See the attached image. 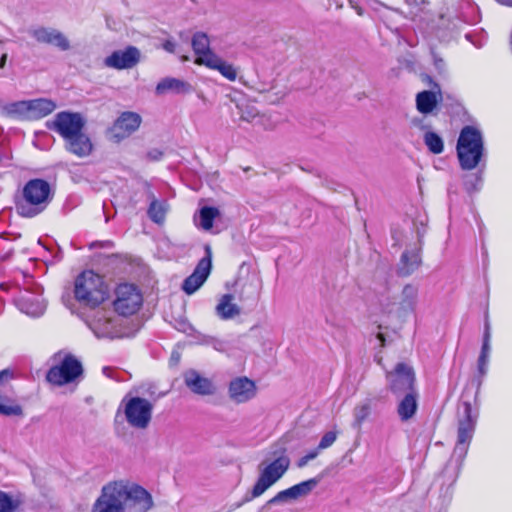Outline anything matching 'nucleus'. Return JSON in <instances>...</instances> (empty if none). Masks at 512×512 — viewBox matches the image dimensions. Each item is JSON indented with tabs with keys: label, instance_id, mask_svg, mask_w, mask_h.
<instances>
[{
	"label": "nucleus",
	"instance_id": "f257e3e1",
	"mask_svg": "<svg viewBox=\"0 0 512 512\" xmlns=\"http://www.w3.org/2000/svg\"><path fill=\"white\" fill-rule=\"evenodd\" d=\"M153 507L151 494L129 481H114L103 486L91 512H147Z\"/></svg>",
	"mask_w": 512,
	"mask_h": 512
},
{
	"label": "nucleus",
	"instance_id": "f03ea898",
	"mask_svg": "<svg viewBox=\"0 0 512 512\" xmlns=\"http://www.w3.org/2000/svg\"><path fill=\"white\" fill-rule=\"evenodd\" d=\"M54 193L51 185L44 179L29 180L22 188L15 201L17 213L25 218L41 214L49 206Z\"/></svg>",
	"mask_w": 512,
	"mask_h": 512
},
{
	"label": "nucleus",
	"instance_id": "7ed1b4c3",
	"mask_svg": "<svg viewBox=\"0 0 512 512\" xmlns=\"http://www.w3.org/2000/svg\"><path fill=\"white\" fill-rule=\"evenodd\" d=\"M456 152L461 169H475L485 152L482 132L475 126H464L457 140Z\"/></svg>",
	"mask_w": 512,
	"mask_h": 512
},
{
	"label": "nucleus",
	"instance_id": "20e7f679",
	"mask_svg": "<svg viewBox=\"0 0 512 512\" xmlns=\"http://www.w3.org/2000/svg\"><path fill=\"white\" fill-rule=\"evenodd\" d=\"M74 296L82 306L94 309L107 299L108 291L102 277L87 270L75 279Z\"/></svg>",
	"mask_w": 512,
	"mask_h": 512
},
{
	"label": "nucleus",
	"instance_id": "39448f33",
	"mask_svg": "<svg viewBox=\"0 0 512 512\" xmlns=\"http://www.w3.org/2000/svg\"><path fill=\"white\" fill-rule=\"evenodd\" d=\"M289 463L290 461L287 457L281 456L266 465L262 469L259 478L250 493H247L243 500L236 504V508H239L244 503L250 502L264 494L265 491H267L285 474L289 467Z\"/></svg>",
	"mask_w": 512,
	"mask_h": 512
},
{
	"label": "nucleus",
	"instance_id": "423d86ee",
	"mask_svg": "<svg viewBox=\"0 0 512 512\" xmlns=\"http://www.w3.org/2000/svg\"><path fill=\"white\" fill-rule=\"evenodd\" d=\"M43 288L33 280L25 284V287L17 298L15 305L24 314L30 317H40L44 314L46 303L42 298Z\"/></svg>",
	"mask_w": 512,
	"mask_h": 512
},
{
	"label": "nucleus",
	"instance_id": "0eeeda50",
	"mask_svg": "<svg viewBox=\"0 0 512 512\" xmlns=\"http://www.w3.org/2000/svg\"><path fill=\"white\" fill-rule=\"evenodd\" d=\"M124 416L127 423L135 428L146 429L152 419L153 403L143 397L135 396L123 399Z\"/></svg>",
	"mask_w": 512,
	"mask_h": 512
},
{
	"label": "nucleus",
	"instance_id": "6e6552de",
	"mask_svg": "<svg viewBox=\"0 0 512 512\" xmlns=\"http://www.w3.org/2000/svg\"><path fill=\"white\" fill-rule=\"evenodd\" d=\"M83 373L81 362L73 355L66 354L59 365L51 367L46 379L51 384L62 386L73 382Z\"/></svg>",
	"mask_w": 512,
	"mask_h": 512
},
{
	"label": "nucleus",
	"instance_id": "1a4fd4ad",
	"mask_svg": "<svg viewBox=\"0 0 512 512\" xmlns=\"http://www.w3.org/2000/svg\"><path fill=\"white\" fill-rule=\"evenodd\" d=\"M143 302L142 294L133 284L123 283L115 290L114 310L122 316L136 313Z\"/></svg>",
	"mask_w": 512,
	"mask_h": 512
},
{
	"label": "nucleus",
	"instance_id": "9d476101",
	"mask_svg": "<svg viewBox=\"0 0 512 512\" xmlns=\"http://www.w3.org/2000/svg\"><path fill=\"white\" fill-rule=\"evenodd\" d=\"M85 119L80 113L63 111L57 113L53 120L47 122L49 130L57 132L64 140L83 130Z\"/></svg>",
	"mask_w": 512,
	"mask_h": 512
},
{
	"label": "nucleus",
	"instance_id": "9b49d317",
	"mask_svg": "<svg viewBox=\"0 0 512 512\" xmlns=\"http://www.w3.org/2000/svg\"><path fill=\"white\" fill-rule=\"evenodd\" d=\"M386 378L390 391L396 396L416 391L413 369L404 363H398L393 371L387 373Z\"/></svg>",
	"mask_w": 512,
	"mask_h": 512
},
{
	"label": "nucleus",
	"instance_id": "f8f14e48",
	"mask_svg": "<svg viewBox=\"0 0 512 512\" xmlns=\"http://www.w3.org/2000/svg\"><path fill=\"white\" fill-rule=\"evenodd\" d=\"M228 397L235 404H244L256 397V383L246 376L232 379L228 384Z\"/></svg>",
	"mask_w": 512,
	"mask_h": 512
},
{
	"label": "nucleus",
	"instance_id": "ddd939ff",
	"mask_svg": "<svg viewBox=\"0 0 512 512\" xmlns=\"http://www.w3.org/2000/svg\"><path fill=\"white\" fill-rule=\"evenodd\" d=\"M88 326L98 338L117 336L115 318L110 310L98 309L88 320Z\"/></svg>",
	"mask_w": 512,
	"mask_h": 512
},
{
	"label": "nucleus",
	"instance_id": "4468645a",
	"mask_svg": "<svg viewBox=\"0 0 512 512\" xmlns=\"http://www.w3.org/2000/svg\"><path fill=\"white\" fill-rule=\"evenodd\" d=\"M141 53L135 46L116 50L104 59V65L116 70L131 69L140 62Z\"/></svg>",
	"mask_w": 512,
	"mask_h": 512
},
{
	"label": "nucleus",
	"instance_id": "2eb2a0df",
	"mask_svg": "<svg viewBox=\"0 0 512 512\" xmlns=\"http://www.w3.org/2000/svg\"><path fill=\"white\" fill-rule=\"evenodd\" d=\"M206 251L208 254L207 257H204L199 261L194 272L190 276H188L182 284L183 291L188 295H191L195 291H197L204 284V282L206 281V279L210 273V270H211L210 248L206 247Z\"/></svg>",
	"mask_w": 512,
	"mask_h": 512
},
{
	"label": "nucleus",
	"instance_id": "dca6fc26",
	"mask_svg": "<svg viewBox=\"0 0 512 512\" xmlns=\"http://www.w3.org/2000/svg\"><path fill=\"white\" fill-rule=\"evenodd\" d=\"M461 419L459 421L457 444L469 445L472 438L477 412L473 413L472 406L468 401H463L459 408Z\"/></svg>",
	"mask_w": 512,
	"mask_h": 512
},
{
	"label": "nucleus",
	"instance_id": "f3484780",
	"mask_svg": "<svg viewBox=\"0 0 512 512\" xmlns=\"http://www.w3.org/2000/svg\"><path fill=\"white\" fill-rule=\"evenodd\" d=\"M29 34L42 44L53 45L61 51H67L71 48L68 38L59 30L47 27H37L31 29Z\"/></svg>",
	"mask_w": 512,
	"mask_h": 512
},
{
	"label": "nucleus",
	"instance_id": "a211bd4d",
	"mask_svg": "<svg viewBox=\"0 0 512 512\" xmlns=\"http://www.w3.org/2000/svg\"><path fill=\"white\" fill-rule=\"evenodd\" d=\"M142 122L141 116L135 112H123L114 122L111 132L113 137L120 141L134 133Z\"/></svg>",
	"mask_w": 512,
	"mask_h": 512
},
{
	"label": "nucleus",
	"instance_id": "6ab92c4d",
	"mask_svg": "<svg viewBox=\"0 0 512 512\" xmlns=\"http://www.w3.org/2000/svg\"><path fill=\"white\" fill-rule=\"evenodd\" d=\"M419 301V287L414 284H406L399 296L395 313L399 318L406 317L415 312Z\"/></svg>",
	"mask_w": 512,
	"mask_h": 512
},
{
	"label": "nucleus",
	"instance_id": "aec40b11",
	"mask_svg": "<svg viewBox=\"0 0 512 512\" xmlns=\"http://www.w3.org/2000/svg\"><path fill=\"white\" fill-rule=\"evenodd\" d=\"M183 379L185 385L197 395L209 396L216 392V387L213 382L209 378L200 375V373L194 369L185 371Z\"/></svg>",
	"mask_w": 512,
	"mask_h": 512
},
{
	"label": "nucleus",
	"instance_id": "412c9836",
	"mask_svg": "<svg viewBox=\"0 0 512 512\" xmlns=\"http://www.w3.org/2000/svg\"><path fill=\"white\" fill-rule=\"evenodd\" d=\"M316 479H309L296 484L288 489L278 492L273 498L267 501L265 506L287 502L308 495L317 485Z\"/></svg>",
	"mask_w": 512,
	"mask_h": 512
},
{
	"label": "nucleus",
	"instance_id": "4be33fe9",
	"mask_svg": "<svg viewBox=\"0 0 512 512\" xmlns=\"http://www.w3.org/2000/svg\"><path fill=\"white\" fill-rule=\"evenodd\" d=\"M420 248L405 250L397 266V274L401 277H408L413 274L421 265Z\"/></svg>",
	"mask_w": 512,
	"mask_h": 512
},
{
	"label": "nucleus",
	"instance_id": "5701e85b",
	"mask_svg": "<svg viewBox=\"0 0 512 512\" xmlns=\"http://www.w3.org/2000/svg\"><path fill=\"white\" fill-rule=\"evenodd\" d=\"M436 91L424 90L416 95V108L424 115L430 114L437 107L438 102L442 99L439 85L434 83Z\"/></svg>",
	"mask_w": 512,
	"mask_h": 512
},
{
	"label": "nucleus",
	"instance_id": "b1692460",
	"mask_svg": "<svg viewBox=\"0 0 512 512\" xmlns=\"http://www.w3.org/2000/svg\"><path fill=\"white\" fill-rule=\"evenodd\" d=\"M64 141L66 149L78 157L88 156L93 148L90 138L83 132V130H80V132L75 133L74 136H71V138H67Z\"/></svg>",
	"mask_w": 512,
	"mask_h": 512
},
{
	"label": "nucleus",
	"instance_id": "393cba45",
	"mask_svg": "<svg viewBox=\"0 0 512 512\" xmlns=\"http://www.w3.org/2000/svg\"><path fill=\"white\" fill-rule=\"evenodd\" d=\"M192 48L197 55L195 63L198 65H206V60L210 59V55H216L210 49V41L206 33L197 32L192 37Z\"/></svg>",
	"mask_w": 512,
	"mask_h": 512
},
{
	"label": "nucleus",
	"instance_id": "a878e982",
	"mask_svg": "<svg viewBox=\"0 0 512 512\" xmlns=\"http://www.w3.org/2000/svg\"><path fill=\"white\" fill-rule=\"evenodd\" d=\"M28 119H40L56 109V104L46 98L27 100Z\"/></svg>",
	"mask_w": 512,
	"mask_h": 512
},
{
	"label": "nucleus",
	"instance_id": "bb28decb",
	"mask_svg": "<svg viewBox=\"0 0 512 512\" xmlns=\"http://www.w3.org/2000/svg\"><path fill=\"white\" fill-rule=\"evenodd\" d=\"M206 67L217 70L223 77L229 81L237 79V69L230 63L223 60L218 55H210V59L206 60Z\"/></svg>",
	"mask_w": 512,
	"mask_h": 512
},
{
	"label": "nucleus",
	"instance_id": "cd10ccee",
	"mask_svg": "<svg viewBox=\"0 0 512 512\" xmlns=\"http://www.w3.org/2000/svg\"><path fill=\"white\" fill-rule=\"evenodd\" d=\"M189 90L190 85L187 82L171 77L162 79L155 88V92L158 95H163L169 91L176 93H185Z\"/></svg>",
	"mask_w": 512,
	"mask_h": 512
},
{
	"label": "nucleus",
	"instance_id": "c85d7f7f",
	"mask_svg": "<svg viewBox=\"0 0 512 512\" xmlns=\"http://www.w3.org/2000/svg\"><path fill=\"white\" fill-rule=\"evenodd\" d=\"M417 410V392H409L404 394L403 399L400 401L397 412L402 421H407L412 418Z\"/></svg>",
	"mask_w": 512,
	"mask_h": 512
},
{
	"label": "nucleus",
	"instance_id": "c756f323",
	"mask_svg": "<svg viewBox=\"0 0 512 512\" xmlns=\"http://www.w3.org/2000/svg\"><path fill=\"white\" fill-rule=\"evenodd\" d=\"M232 300L233 296L231 294H225L220 298L215 309L221 319H231L240 314V308L232 303Z\"/></svg>",
	"mask_w": 512,
	"mask_h": 512
},
{
	"label": "nucleus",
	"instance_id": "7c9ffc66",
	"mask_svg": "<svg viewBox=\"0 0 512 512\" xmlns=\"http://www.w3.org/2000/svg\"><path fill=\"white\" fill-rule=\"evenodd\" d=\"M0 114L15 119H28L27 100L16 101L1 107Z\"/></svg>",
	"mask_w": 512,
	"mask_h": 512
},
{
	"label": "nucleus",
	"instance_id": "2f4dec72",
	"mask_svg": "<svg viewBox=\"0 0 512 512\" xmlns=\"http://www.w3.org/2000/svg\"><path fill=\"white\" fill-rule=\"evenodd\" d=\"M168 208L169 205L167 204L166 201H158L156 199H153L150 203L147 213L149 218L153 222L161 224L165 220Z\"/></svg>",
	"mask_w": 512,
	"mask_h": 512
},
{
	"label": "nucleus",
	"instance_id": "473e14b6",
	"mask_svg": "<svg viewBox=\"0 0 512 512\" xmlns=\"http://www.w3.org/2000/svg\"><path fill=\"white\" fill-rule=\"evenodd\" d=\"M219 215L220 212L215 207H202L199 211V221L197 225L203 230L208 231L213 227L214 219Z\"/></svg>",
	"mask_w": 512,
	"mask_h": 512
},
{
	"label": "nucleus",
	"instance_id": "72a5a7b5",
	"mask_svg": "<svg viewBox=\"0 0 512 512\" xmlns=\"http://www.w3.org/2000/svg\"><path fill=\"white\" fill-rule=\"evenodd\" d=\"M237 108L239 110L240 118L243 121L254 122L257 120V123H259L263 118V116L260 115L256 106L252 103L243 102L237 104Z\"/></svg>",
	"mask_w": 512,
	"mask_h": 512
},
{
	"label": "nucleus",
	"instance_id": "f704fd0d",
	"mask_svg": "<svg viewBox=\"0 0 512 512\" xmlns=\"http://www.w3.org/2000/svg\"><path fill=\"white\" fill-rule=\"evenodd\" d=\"M0 415L3 416H22L23 409L19 404H15L6 396L0 395Z\"/></svg>",
	"mask_w": 512,
	"mask_h": 512
},
{
	"label": "nucleus",
	"instance_id": "c9c22d12",
	"mask_svg": "<svg viewBox=\"0 0 512 512\" xmlns=\"http://www.w3.org/2000/svg\"><path fill=\"white\" fill-rule=\"evenodd\" d=\"M424 143L428 150L433 154H440L444 150V142L442 138L435 132L427 131L424 134Z\"/></svg>",
	"mask_w": 512,
	"mask_h": 512
},
{
	"label": "nucleus",
	"instance_id": "e433bc0d",
	"mask_svg": "<svg viewBox=\"0 0 512 512\" xmlns=\"http://www.w3.org/2000/svg\"><path fill=\"white\" fill-rule=\"evenodd\" d=\"M17 507V501H14L5 492L0 491V512H15Z\"/></svg>",
	"mask_w": 512,
	"mask_h": 512
},
{
	"label": "nucleus",
	"instance_id": "4c0bfd02",
	"mask_svg": "<svg viewBox=\"0 0 512 512\" xmlns=\"http://www.w3.org/2000/svg\"><path fill=\"white\" fill-rule=\"evenodd\" d=\"M490 347H482L478 358V371L484 376L487 372Z\"/></svg>",
	"mask_w": 512,
	"mask_h": 512
},
{
	"label": "nucleus",
	"instance_id": "58836bf2",
	"mask_svg": "<svg viewBox=\"0 0 512 512\" xmlns=\"http://www.w3.org/2000/svg\"><path fill=\"white\" fill-rule=\"evenodd\" d=\"M370 414V407L368 404L357 406L354 411L355 420L358 424L362 423Z\"/></svg>",
	"mask_w": 512,
	"mask_h": 512
},
{
	"label": "nucleus",
	"instance_id": "ea45409f",
	"mask_svg": "<svg viewBox=\"0 0 512 512\" xmlns=\"http://www.w3.org/2000/svg\"><path fill=\"white\" fill-rule=\"evenodd\" d=\"M337 438V432L336 431H328L324 434L322 437L320 443L318 444L317 448H328L331 445L334 444L335 440Z\"/></svg>",
	"mask_w": 512,
	"mask_h": 512
},
{
	"label": "nucleus",
	"instance_id": "a19ab883",
	"mask_svg": "<svg viewBox=\"0 0 512 512\" xmlns=\"http://www.w3.org/2000/svg\"><path fill=\"white\" fill-rule=\"evenodd\" d=\"M318 456L317 450H312L305 456L299 458L297 461V467L303 468L305 467L311 460L315 459Z\"/></svg>",
	"mask_w": 512,
	"mask_h": 512
},
{
	"label": "nucleus",
	"instance_id": "79ce46f5",
	"mask_svg": "<svg viewBox=\"0 0 512 512\" xmlns=\"http://www.w3.org/2000/svg\"><path fill=\"white\" fill-rule=\"evenodd\" d=\"M144 394L148 395L154 402L163 397L166 393L159 392L156 393L155 387L152 385H149L148 388L144 391Z\"/></svg>",
	"mask_w": 512,
	"mask_h": 512
},
{
	"label": "nucleus",
	"instance_id": "37998d69",
	"mask_svg": "<svg viewBox=\"0 0 512 512\" xmlns=\"http://www.w3.org/2000/svg\"><path fill=\"white\" fill-rule=\"evenodd\" d=\"M412 125L420 130L429 129L430 126L426 124L424 117H415L411 121Z\"/></svg>",
	"mask_w": 512,
	"mask_h": 512
},
{
	"label": "nucleus",
	"instance_id": "c03bdc74",
	"mask_svg": "<svg viewBox=\"0 0 512 512\" xmlns=\"http://www.w3.org/2000/svg\"><path fill=\"white\" fill-rule=\"evenodd\" d=\"M14 378V372L10 369H3L0 371V384H4Z\"/></svg>",
	"mask_w": 512,
	"mask_h": 512
},
{
	"label": "nucleus",
	"instance_id": "a18cd8bd",
	"mask_svg": "<svg viewBox=\"0 0 512 512\" xmlns=\"http://www.w3.org/2000/svg\"><path fill=\"white\" fill-rule=\"evenodd\" d=\"M490 324L488 321L485 323L484 335H483V343L482 347H490Z\"/></svg>",
	"mask_w": 512,
	"mask_h": 512
},
{
	"label": "nucleus",
	"instance_id": "49530a36",
	"mask_svg": "<svg viewBox=\"0 0 512 512\" xmlns=\"http://www.w3.org/2000/svg\"><path fill=\"white\" fill-rule=\"evenodd\" d=\"M163 156L162 151L158 149H152L147 153V157L152 161H159Z\"/></svg>",
	"mask_w": 512,
	"mask_h": 512
},
{
	"label": "nucleus",
	"instance_id": "de8ad7c7",
	"mask_svg": "<svg viewBox=\"0 0 512 512\" xmlns=\"http://www.w3.org/2000/svg\"><path fill=\"white\" fill-rule=\"evenodd\" d=\"M162 48L169 53H174L176 50V44L172 40L168 39L163 42Z\"/></svg>",
	"mask_w": 512,
	"mask_h": 512
},
{
	"label": "nucleus",
	"instance_id": "09e8293b",
	"mask_svg": "<svg viewBox=\"0 0 512 512\" xmlns=\"http://www.w3.org/2000/svg\"><path fill=\"white\" fill-rule=\"evenodd\" d=\"M434 65L439 73H443L445 71V62L436 55H434Z\"/></svg>",
	"mask_w": 512,
	"mask_h": 512
},
{
	"label": "nucleus",
	"instance_id": "8fccbe9b",
	"mask_svg": "<svg viewBox=\"0 0 512 512\" xmlns=\"http://www.w3.org/2000/svg\"><path fill=\"white\" fill-rule=\"evenodd\" d=\"M465 455H466L465 450H454L453 457H455L457 459V461H459V460H462L465 457ZM459 466H460V464L458 462H456L455 469L458 470Z\"/></svg>",
	"mask_w": 512,
	"mask_h": 512
},
{
	"label": "nucleus",
	"instance_id": "3c124183",
	"mask_svg": "<svg viewBox=\"0 0 512 512\" xmlns=\"http://www.w3.org/2000/svg\"><path fill=\"white\" fill-rule=\"evenodd\" d=\"M181 355L179 352H172L170 357V363L172 365H177L180 361Z\"/></svg>",
	"mask_w": 512,
	"mask_h": 512
},
{
	"label": "nucleus",
	"instance_id": "603ef678",
	"mask_svg": "<svg viewBox=\"0 0 512 512\" xmlns=\"http://www.w3.org/2000/svg\"><path fill=\"white\" fill-rule=\"evenodd\" d=\"M450 502H451V495L450 494L445 495L442 500V503H441V508L446 510L447 507L449 506Z\"/></svg>",
	"mask_w": 512,
	"mask_h": 512
},
{
	"label": "nucleus",
	"instance_id": "864d4df0",
	"mask_svg": "<svg viewBox=\"0 0 512 512\" xmlns=\"http://www.w3.org/2000/svg\"><path fill=\"white\" fill-rule=\"evenodd\" d=\"M6 61H7V54L4 53V54H2V56L0 58V68H3L5 66Z\"/></svg>",
	"mask_w": 512,
	"mask_h": 512
},
{
	"label": "nucleus",
	"instance_id": "5fc2aeb1",
	"mask_svg": "<svg viewBox=\"0 0 512 512\" xmlns=\"http://www.w3.org/2000/svg\"><path fill=\"white\" fill-rule=\"evenodd\" d=\"M498 3L506 5V6H512V0H496Z\"/></svg>",
	"mask_w": 512,
	"mask_h": 512
},
{
	"label": "nucleus",
	"instance_id": "6e6d98bb",
	"mask_svg": "<svg viewBox=\"0 0 512 512\" xmlns=\"http://www.w3.org/2000/svg\"><path fill=\"white\" fill-rule=\"evenodd\" d=\"M465 186L468 191H472L473 189H475V185L470 184L468 181L465 182Z\"/></svg>",
	"mask_w": 512,
	"mask_h": 512
},
{
	"label": "nucleus",
	"instance_id": "4d7b16f0",
	"mask_svg": "<svg viewBox=\"0 0 512 512\" xmlns=\"http://www.w3.org/2000/svg\"><path fill=\"white\" fill-rule=\"evenodd\" d=\"M377 338H378V339H379V341L381 342V345H382V346H384V344H385V338H384L383 334L379 333V334L377 335Z\"/></svg>",
	"mask_w": 512,
	"mask_h": 512
},
{
	"label": "nucleus",
	"instance_id": "13d9d810",
	"mask_svg": "<svg viewBox=\"0 0 512 512\" xmlns=\"http://www.w3.org/2000/svg\"><path fill=\"white\" fill-rule=\"evenodd\" d=\"M354 8L356 9V11H357V13H358L359 15H362V14H363V11H362V9H361L360 7L355 6Z\"/></svg>",
	"mask_w": 512,
	"mask_h": 512
},
{
	"label": "nucleus",
	"instance_id": "bf43d9fd",
	"mask_svg": "<svg viewBox=\"0 0 512 512\" xmlns=\"http://www.w3.org/2000/svg\"><path fill=\"white\" fill-rule=\"evenodd\" d=\"M220 346H222V344H221L220 342H218V343H217V345H215V346H214V348H215L216 350H221V347H220Z\"/></svg>",
	"mask_w": 512,
	"mask_h": 512
},
{
	"label": "nucleus",
	"instance_id": "052dcab7",
	"mask_svg": "<svg viewBox=\"0 0 512 512\" xmlns=\"http://www.w3.org/2000/svg\"><path fill=\"white\" fill-rule=\"evenodd\" d=\"M188 60H189V57H187V56H183V57H182V61H183V62L188 61Z\"/></svg>",
	"mask_w": 512,
	"mask_h": 512
},
{
	"label": "nucleus",
	"instance_id": "680f3d73",
	"mask_svg": "<svg viewBox=\"0 0 512 512\" xmlns=\"http://www.w3.org/2000/svg\"><path fill=\"white\" fill-rule=\"evenodd\" d=\"M427 80L429 81V83H432V79L430 76H426Z\"/></svg>",
	"mask_w": 512,
	"mask_h": 512
},
{
	"label": "nucleus",
	"instance_id": "e2e57ef3",
	"mask_svg": "<svg viewBox=\"0 0 512 512\" xmlns=\"http://www.w3.org/2000/svg\"><path fill=\"white\" fill-rule=\"evenodd\" d=\"M96 245H98V243H92L90 247L92 248V247H94Z\"/></svg>",
	"mask_w": 512,
	"mask_h": 512
},
{
	"label": "nucleus",
	"instance_id": "0e129e2a",
	"mask_svg": "<svg viewBox=\"0 0 512 512\" xmlns=\"http://www.w3.org/2000/svg\"><path fill=\"white\" fill-rule=\"evenodd\" d=\"M387 312H388V313H392V312H393V309H392V308H390V309H388V310H387Z\"/></svg>",
	"mask_w": 512,
	"mask_h": 512
}]
</instances>
